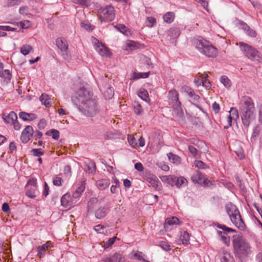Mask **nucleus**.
Wrapping results in <instances>:
<instances>
[{"mask_svg":"<svg viewBox=\"0 0 262 262\" xmlns=\"http://www.w3.org/2000/svg\"><path fill=\"white\" fill-rule=\"evenodd\" d=\"M117 239L116 236H114L112 238H110L108 239V241H107L105 242H104L103 247L105 249H106L112 246L115 242L116 239Z\"/></svg>","mask_w":262,"mask_h":262,"instance_id":"3c124183","label":"nucleus"},{"mask_svg":"<svg viewBox=\"0 0 262 262\" xmlns=\"http://www.w3.org/2000/svg\"><path fill=\"white\" fill-rule=\"evenodd\" d=\"M219 256L221 262H235L233 257L225 249H222L219 252Z\"/></svg>","mask_w":262,"mask_h":262,"instance_id":"2eb2a0df","label":"nucleus"},{"mask_svg":"<svg viewBox=\"0 0 262 262\" xmlns=\"http://www.w3.org/2000/svg\"><path fill=\"white\" fill-rule=\"evenodd\" d=\"M226 209L232 223L239 229L243 230L245 228V224L236 207L229 203L226 205Z\"/></svg>","mask_w":262,"mask_h":262,"instance_id":"39448f33","label":"nucleus"},{"mask_svg":"<svg viewBox=\"0 0 262 262\" xmlns=\"http://www.w3.org/2000/svg\"><path fill=\"white\" fill-rule=\"evenodd\" d=\"M167 156L169 161L175 165H179L181 162V158L176 155L170 152L167 154Z\"/></svg>","mask_w":262,"mask_h":262,"instance_id":"c756f323","label":"nucleus"},{"mask_svg":"<svg viewBox=\"0 0 262 262\" xmlns=\"http://www.w3.org/2000/svg\"><path fill=\"white\" fill-rule=\"evenodd\" d=\"M229 113V115L231 116L234 120L236 121L239 118V113L236 107H231Z\"/></svg>","mask_w":262,"mask_h":262,"instance_id":"4c0bfd02","label":"nucleus"},{"mask_svg":"<svg viewBox=\"0 0 262 262\" xmlns=\"http://www.w3.org/2000/svg\"><path fill=\"white\" fill-rule=\"evenodd\" d=\"M187 181L184 177H180L177 178L176 177V181L174 183V185L176 186L177 187L180 188L183 186L186 185Z\"/></svg>","mask_w":262,"mask_h":262,"instance_id":"7c9ffc66","label":"nucleus"},{"mask_svg":"<svg viewBox=\"0 0 262 262\" xmlns=\"http://www.w3.org/2000/svg\"><path fill=\"white\" fill-rule=\"evenodd\" d=\"M134 111L137 115H141L143 112L141 105L138 102H135L134 104Z\"/></svg>","mask_w":262,"mask_h":262,"instance_id":"de8ad7c7","label":"nucleus"},{"mask_svg":"<svg viewBox=\"0 0 262 262\" xmlns=\"http://www.w3.org/2000/svg\"><path fill=\"white\" fill-rule=\"evenodd\" d=\"M0 77L4 78L7 82H10L12 77L10 71L8 69H4V64L1 62H0Z\"/></svg>","mask_w":262,"mask_h":262,"instance_id":"f3484780","label":"nucleus"},{"mask_svg":"<svg viewBox=\"0 0 262 262\" xmlns=\"http://www.w3.org/2000/svg\"><path fill=\"white\" fill-rule=\"evenodd\" d=\"M97 187L101 190L106 189L110 185V180L106 179H103L98 180L96 182Z\"/></svg>","mask_w":262,"mask_h":262,"instance_id":"5701e85b","label":"nucleus"},{"mask_svg":"<svg viewBox=\"0 0 262 262\" xmlns=\"http://www.w3.org/2000/svg\"><path fill=\"white\" fill-rule=\"evenodd\" d=\"M33 133V129L32 127L30 125L27 126L21 133L20 137L21 141L24 143H27L30 140Z\"/></svg>","mask_w":262,"mask_h":262,"instance_id":"ddd939ff","label":"nucleus"},{"mask_svg":"<svg viewBox=\"0 0 262 262\" xmlns=\"http://www.w3.org/2000/svg\"><path fill=\"white\" fill-rule=\"evenodd\" d=\"M239 110L242 122L246 127H248L255 118V110L253 100L249 97H245Z\"/></svg>","mask_w":262,"mask_h":262,"instance_id":"f03ea898","label":"nucleus"},{"mask_svg":"<svg viewBox=\"0 0 262 262\" xmlns=\"http://www.w3.org/2000/svg\"><path fill=\"white\" fill-rule=\"evenodd\" d=\"M85 170L89 173L94 174L96 170L95 163L94 162L90 161L85 164Z\"/></svg>","mask_w":262,"mask_h":262,"instance_id":"473e14b6","label":"nucleus"},{"mask_svg":"<svg viewBox=\"0 0 262 262\" xmlns=\"http://www.w3.org/2000/svg\"><path fill=\"white\" fill-rule=\"evenodd\" d=\"M233 119L231 117V116L228 115L227 117V124L224 126V128L225 129H227L232 125V121Z\"/></svg>","mask_w":262,"mask_h":262,"instance_id":"338daca9","label":"nucleus"},{"mask_svg":"<svg viewBox=\"0 0 262 262\" xmlns=\"http://www.w3.org/2000/svg\"><path fill=\"white\" fill-rule=\"evenodd\" d=\"M160 246L164 250L168 251L170 249V246L168 244L164 241H161L159 243Z\"/></svg>","mask_w":262,"mask_h":262,"instance_id":"680f3d73","label":"nucleus"},{"mask_svg":"<svg viewBox=\"0 0 262 262\" xmlns=\"http://www.w3.org/2000/svg\"><path fill=\"white\" fill-rule=\"evenodd\" d=\"M145 24L147 27L151 28L156 25V19L153 17H147L145 20Z\"/></svg>","mask_w":262,"mask_h":262,"instance_id":"58836bf2","label":"nucleus"},{"mask_svg":"<svg viewBox=\"0 0 262 262\" xmlns=\"http://www.w3.org/2000/svg\"><path fill=\"white\" fill-rule=\"evenodd\" d=\"M178 92L175 90H170L168 93V101L173 109V115L177 118H183L184 113L181 106V102L179 100Z\"/></svg>","mask_w":262,"mask_h":262,"instance_id":"423d86ee","label":"nucleus"},{"mask_svg":"<svg viewBox=\"0 0 262 262\" xmlns=\"http://www.w3.org/2000/svg\"><path fill=\"white\" fill-rule=\"evenodd\" d=\"M164 21L167 23H171L173 21L174 18V14L173 12H168L166 13L163 17Z\"/></svg>","mask_w":262,"mask_h":262,"instance_id":"f704fd0d","label":"nucleus"},{"mask_svg":"<svg viewBox=\"0 0 262 262\" xmlns=\"http://www.w3.org/2000/svg\"><path fill=\"white\" fill-rule=\"evenodd\" d=\"M215 226L223 230V232L217 231L218 234L221 237V239L223 242L226 245L229 246L230 244V237L229 236L227 235V233L230 232H235V230L227 227L224 225H221L218 223L215 224Z\"/></svg>","mask_w":262,"mask_h":262,"instance_id":"1a4fd4ad","label":"nucleus"},{"mask_svg":"<svg viewBox=\"0 0 262 262\" xmlns=\"http://www.w3.org/2000/svg\"><path fill=\"white\" fill-rule=\"evenodd\" d=\"M76 203V200L72 199L68 193L64 194L61 198V204L64 207H70Z\"/></svg>","mask_w":262,"mask_h":262,"instance_id":"4468645a","label":"nucleus"},{"mask_svg":"<svg viewBox=\"0 0 262 262\" xmlns=\"http://www.w3.org/2000/svg\"><path fill=\"white\" fill-rule=\"evenodd\" d=\"M36 184H37L36 179L34 178H32L28 180L27 185V187H28L29 186H33L34 188H35Z\"/></svg>","mask_w":262,"mask_h":262,"instance_id":"e2e57ef3","label":"nucleus"},{"mask_svg":"<svg viewBox=\"0 0 262 262\" xmlns=\"http://www.w3.org/2000/svg\"><path fill=\"white\" fill-rule=\"evenodd\" d=\"M179 224V220L176 217H172L170 218H168L166 220L165 223L164 225V228L165 230H168L170 229L169 228V226H173L174 225H178Z\"/></svg>","mask_w":262,"mask_h":262,"instance_id":"b1692460","label":"nucleus"},{"mask_svg":"<svg viewBox=\"0 0 262 262\" xmlns=\"http://www.w3.org/2000/svg\"><path fill=\"white\" fill-rule=\"evenodd\" d=\"M39 100L41 103L46 107H50L51 105L50 98L49 96L46 94H42L39 97Z\"/></svg>","mask_w":262,"mask_h":262,"instance_id":"cd10ccee","label":"nucleus"},{"mask_svg":"<svg viewBox=\"0 0 262 262\" xmlns=\"http://www.w3.org/2000/svg\"><path fill=\"white\" fill-rule=\"evenodd\" d=\"M236 45H239L240 49L242 53L248 58L254 60L261 58V54L254 47L243 42L236 43Z\"/></svg>","mask_w":262,"mask_h":262,"instance_id":"0eeeda50","label":"nucleus"},{"mask_svg":"<svg viewBox=\"0 0 262 262\" xmlns=\"http://www.w3.org/2000/svg\"><path fill=\"white\" fill-rule=\"evenodd\" d=\"M47 124L46 121L44 119H42L40 120L38 124V128L40 129H42L45 128Z\"/></svg>","mask_w":262,"mask_h":262,"instance_id":"774afa93","label":"nucleus"},{"mask_svg":"<svg viewBox=\"0 0 262 262\" xmlns=\"http://www.w3.org/2000/svg\"><path fill=\"white\" fill-rule=\"evenodd\" d=\"M23 0H7V6L8 7H12L19 5Z\"/></svg>","mask_w":262,"mask_h":262,"instance_id":"13d9d810","label":"nucleus"},{"mask_svg":"<svg viewBox=\"0 0 262 262\" xmlns=\"http://www.w3.org/2000/svg\"><path fill=\"white\" fill-rule=\"evenodd\" d=\"M53 182L55 186H60L62 184L63 180L61 177L56 176L54 178Z\"/></svg>","mask_w":262,"mask_h":262,"instance_id":"6e6d98bb","label":"nucleus"},{"mask_svg":"<svg viewBox=\"0 0 262 262\" xmlns=\"http://www.w3.org/2000/svg\"><path fill=\"white\" fill-rule=\"evenodd\" d=\"M56 44L57 47L62 52H66L68 49V45L64 38H58L56 40Z\"/></svg>","mask_w":262,"mask_h":262,"instance_id":"6ab92c4d","label":"nucleus"},{"mask_svg":"<svg viewBox=\"0 0 262 262\" xmlns=\"http://www.w3.org/2000/svg\"><path fill=\"white\" fill-rule=\"evenodd\" d=\"M74 89L77 95L74 101L79 111L87 117L96 115L99 112V108L88 84L80 82L74 84Z\"/></svg>","mask_w":262,"mask_h":262,"instance_id":"f257e3e1","label":"nucleus"},{"mask_svg":"<svg viewBox=\"0 0 262 262\" xmlns=\"http://www.w3.org/2000/svg\"><path fill=\"white\" fill-rule=\"evenodd\" d=\"M86 180L83 179L81 183V184L80 186L77 188V189L75 190L77 192H79V194H81L84 191L85 188V182Z\"/></svg>","mask_w":262,"mask_h":262,"instance_id":"4d7b16f0","label":"nucleus"},{"mask_svg":"<svg viewBox=\"0 0 262 262\" xmlns=\"http://www.w3.org/2000/svg\"><path fill=\"white\" fill-rule=\"evenodd\" d=\"M127 139L129 145L132 147L136 148L138 146L137 142L134 136H133L132 135H128Z\"/></svg>","mask_w":262,"mask_h":262,"instance_id":"c03bdc74","label":"nucleus"},{"mask_svg":"<svg viewBox=\"0 0 262 262\" xmlns=\"http://www.w3.org/2000/svg\"><path fill=\"white\" fill-rule=\"evenodd\" d=\"M194 165L196 167L200 169H205L208 168L204 162L200 160L195 161Z\"/></svg>","mask_w":262,"mask_h":262,"instance_id":"864d4df0","label":"nucleus"},{"mask_svg":"<svg viewBox=\"0 0 262 262\" xmlns=\"http://www.w3.org/2000/svg\"><path fill=\"white\" fill-rule=\"evenodd\" d=\"M32 154L36 157H39L43 155V152L41 151V149H33L31 150Z\"/></svg>","mask_w":262,"mask_h":262,"instance_id":"0e129e2a","label":"nucleus"},{"mask_svg":"<svg viewBox=\"0 0 262 262\" xmlns=\"http://www.w3.org/2000/svg\"><path fill=\"white\" fill-rule=\"evenodd\" d=\"M72 1L75 4L84 5L88 7L91 3L90 0H72Z\"/></svg>","mask_w":262,"mask_h":262,"instance_id":"5fc2aeb1","label":"nucleus"},{"mask_svg":"<svg viewBox=\"0 0 262 262\" xmlns=\"http://www.w3.org/2000/svg\"><path fill=\"white\" fill-rule=\"evenodd\" d=\"M205 75L204 77H202V84L206 89H209L211 88V83L207 79L208 75L206 74H205Z\"/></svg>","mask_w":262,"mask_h":262,"instance_id":"49530a36","label":"nucleus"},{"mask_svg":"<svg viewBox=\"0 0 262 262\" xmlns=\"http://www.w3.org/2000/svg\"><path fill=\"white\" fill-rule=\"evenodd\" d=\"M102 261L103 262H125V257L122 254L115 253L104 256Z\"/></svg>","mask_w":262,"mask_h":262,"instance_id":"9b49d317","label":"nucleus"},{"mask_svg":"<svg viewBox=\"0 0 262 262\" xmlns=\"http://www.w3.org/2000/svg\"><path fill=\"white\" fill-rule=\"evenodd\" d=\"M138 96L145 101H147L148 98V94L145 89L141 90L138 93Z\"/></svg>","mask_w":262,"mask_h":262,"instance_id":"79ce46f5","label":"nucleus"},{"mask_svg":"<svg viewBox=\"0 0 262 262\" xmlns=\"http://www.w3.org/2000/svg\"><path fill=\"white\" fill-rule=\"evenodd\" d=\"M160 179L163 183L168 184L171 186H174V183L176 181V177L171 175L163 176L160 177Z\"/></svg>","mask_w":262,"mask_h":262,"instance_id":"a878e982","label":"nucleus"},{"mask_svg":"<svg viewBox=\"0 0 262 262\" xmlns=\"http://www.w3.org/2000/svg\"><path fill=\"white\" fill-rule=\"evenodd\" d=\"M81 26L87 31H92L94 29V27L87 21L81 22Z\"/></svg>","mask_w":262,"mask_h":262,"instance_id":"8fccbe9b","label":"nucleus"},{"mask_svg":"<svg viewBox=\"0 0 262 262\" xmlns=\"http://www.w3.org/2000/svg\"><path fill=\"white\" fill-rule=\"evenodd\" d=\"M17 26L19 27L22 29H27L31 26V23L28 20H25L17 23Z\"/></svg>","mask_w":262,"mask_h":262,"instance_id":"a18cd8bd","label":"nucleus"},{"mask_svg":"<svg viewBox=\"0 0 262 262\" xmlns=\"http://www.w3.org/2000/svg\"><path fill=\"white\" fill-rule=\"evenodd\" d=\"M115 28L125 35H127L129 33L127 28L123 24H118L115 26Z\"/></svg>","mask_w":262,"mask_h":262,"instance_id":"ea45409f","label":"nucleus"},{"mask_svg":"<svg viewBox=\"0 0 262 262\" xmlns=\"http://www.w3.org/2000/svg\"><path fill=\"white\" fill-rule=\"evenodd\" d=\"M0 30L6 31H15L16 30V29L8 26H0Z\"/></svg>","mask_w":262,"mask_h":262,"instance_id":"69168bd1","label":"nucleus"},{"mask_svg":"<svg viewBox=\"0 0 262 262\" xmlns=\"http://www.w3.org/2000/svg\"><path fill=\"white\" fill-rule=\"evenodd\" d=\"M195 49L201 53L208 57H215L217 54L216 49L207 40L198 37L193 41Z\"/></svg>","mask_w":262,"mask_h":262,"instance_id":"7ed1b4c3","label":"nucleus"},{"mask_svg":"<svg viewBox=\"0 0 262 262\" xmlns=\"http://www.w3.org/2000/svg\"><path fill=\"white\" fill-rule=\"evenodd\" d=\"M94 229L98 233L104 234L106 232L105 227L101 225H98L94 226Z\"/></svg>","mask_w":262,"mask_h":262,"instance_id":"09e8293b","label":"nucleus"},{"mask_svg":"<svg viewBox=\"0 0 262 262\" xmlns=\"http://www.w3.org/2000/svg\"><path fill=\"white\" fill-rule=\"evenodd\" d=\"M168 35L171 39H174L178 37L180 34V30L176 28H170L168 31Z\"/></svg>","mask_w":262,"mask_h":262,"instance_id":"2f4dec72","label":"nucleus"},{"mask_svg":"<svg viewBox=\"0 0 262 262\" xmlns=\"http://www.w3.org/2000/svg\"><path fill=\"white\" fill-rule=\"evenodd\" d=\"M50 135H52V137L54 139H55V140L58 139V138L59 137V132L58 130L54 129H52L50 131Z\"/></svg>","mask_w":262,"mask_h":262,"instance_id":"bf43d9fd","label":"nucleus"},{"mask_svg":"<svg viewBox=\"0 0 262 262\" xmlns=\"http://www.w3.org/2000/svg\"><path fill=\"white\" fill-rule=\"evenodd\" d=\"M52 246V244L50 241L47 242L41 246H39L37 248V255L39 257H42L45 254L46 250L49 249Z\"/></svg>","mask_w":262,"mask_h":262,"instance_id":"aec40b11","label":"nucleus"},{"mask_svg":"<svg viewBox=\"0 0 262 262\" xmlns=\"http://www.w3.org/2000/svg\"><path fill=\"white\" fill-rule=\"evenodd\" d=\"M93 44L96 51L102 56L108 57L111 53L107 48L95 38H93Z\"/></svg>","mask_w":262,"mask_h":262,"instance_id":"9d476101","label":"nucleus"},{"mask_svg":"<svg viewBox=\"0 0 262 262\" xmlns=\"http://www.w3.org/2000/svg\"><path fill=\"white\" fill-rule=\"evenodd\" d=\"M191 179L194 183L203 184L205 186H209V183H210V182L207 179H205L202 174L199 171L193 174Z\"/></svg>","mask_w":262,"mask_h":262,"instance_id":"f8f14e48","label":"nucleus"},{"mask_svg":"<svg viewBox=\"0 0 262 262\" xmlns=\"http://www.w3.org/2000/svg\"><path fill=\"white\" fill-rule=\"evenodd\" d=\"M26 194L27 196L34 199L37 195V191L35 188H28Z\"/></svg>","mask_w":262,"mask_h":262,"instance_id":"e433bc0d","label":"nucleus"},{"mask_svg":"<svg viewBox=\"0 0 262 262\" xmlns=\"http://www.w3.org/2000/svg\"><path fill=\"white\" fill-rule=\"evenodd\" d=\"M190 236L187 231H182L180 233L179 241L184 245H188L189 243Z\"/></svg>","mask_w":262,"mask_h":262,"instance_id":"bb28decb","label":"nucleus"},{"mask_svg":"<svg viewBox=\"0 0 262 262\" xmlns=\"http://www.w3.org/2000/svg\"><path fill=\"white\" fill-rule=\"evenodd\" d=\"M256 107L258 111V121L262 124V104L257 103Z\"/></svg>","mask_w":262,"mask_h":262,"instance_id":"603ef678","label":"nucleus"},{"mask_svg":"<svg viewBox=\"0 0 262 262\" xmlns=\"http://www.w3.org/2000/svg\"><path fill=\"white\" fill-rule=\"evenodd\" d=\"M145 180L150 184V186L155 189H160L161 183L154 175L149 174L148 176L146 177Z\"/></svg>","mask_w":262,"mask_h":262,"instance_id":"dca6fc26","label":"nucleus"},{"mask_svg":"<svg viewBox=\"0 0 262 262\" xmlns=\"http://www.w3.org/2000/svg\"><path fill=\"white\" fill-rule=\"evenodd\" d=\"M32 51L33 48L29 45H24L20 48V53L25 56L28 55Z\"/></svg>","mask_w":262,"mask_h":262,"instance_id":"72a5a7b5","label":"nucleus"},{"mask_svg":"<svg viewBox=\"0 0 262 262\" xmlns=\"http://www.w3.org/2000/svg\"><path fill=\"white\" fill-rule=\"evenodd\" d=\"M138 47V44L137 42L128 40L126 43V50H133L136 49Z\"/></svg>","mask_w":262,"mask_h":262,"instance_id":"a19ab883","label":"nucleus"},{"mask_svg":"<svg viewBox=\"0 0 262 262\" xmlns=\"http://www.w3.org/2000/svg\"><path fill=\"white\" fill-rule=\"evenodd\" d=\"M243 29L246 32V34L252 37H255L256 36V33L255 30L251 29L249 26L247 25H244L243 26Z\"/></svg>","mask_w":262,"mask_h":262,"instance_id":"c9c22d12","label":"nucleus"},{"mask_svg":"<svg viewBox=\"0 0 262 262\" xmlns=\"http://www.w3.org/2000/svg\"><path fill=\"white\" fill-rule=\"evenodd\" d=\"M2 118L6 123L11 124L17 119L16 114L13 111L11 112L7 115L4 114Z\"/></svg>","mask_w":262,"mask_h":262,"instance_id":"412c9836","label":"nucleus"},{"mask_svg":"<svg viewBox=\"0 0 262 262\" xmlns=\"http://www.w3.org/2000/svg\"><path fill=\"white\" fill-rule=\"evenodd\" d=\"M185 91L186 93L188 94L189 97L191 98V100L192 101V103L198 107H199L200 109L201 108L199 107V106L197 104H195V102H198L199 101V100L200 99V97L199 95L196 94L193 90L190 88H186L185 89Z\"/></svg>","mask_w":262,"mask_h":262,"instance_id":"a211bd4d","label":"nucleus"},{"mask_svg":"<svg viewBox=\"0 0 262 262\" xmlns=\"http://www.w3.org/2000/svg\"><path fill=\"white\" fill-rule=\"evenodd\" d=\"M107 208L105 207L99 208L95 211V216L98 219L104 217L107 214Z\"/></svg>","mask_w":262,"mask_h":262,"instance_id":"c85d7f7f","label":"nucleus"},{"mask_svg":"<svg viewBox=\"0 0 262 262\" xmlns=\"http://www.w3.org/2000/svg\"><path fill=\"white\" fill-rule=\"evenodd\" d=\"M189 150L195 158H199V155L198 154V150L193 146H189Z\"/></svg>","mask_w":262,"mask_h":262,"instance_id":"052dcab7","label":"nucleus"},{"mask_svg":"<svg viewBox=\"0 0 262 262\" xmlns=\"http://www.w3.org/2000/svg\"><path fill=\"white\" fill-rule=\"evenodd\" d=\"M220 81L226 88H229L230 87V80L226 76H222L221 77Z\"/></svg>","mask_w":262,"mask_h":262,"instance_id":"37998d69","label":"nucleus"},{"mask_svg":"<svg viewBox=\"0 0 262 262\" xmlns=\"http://www.w3.org/2000/svg\"><path fill=\"white\" fill-rule=\"evenodd\" d=\"M128 257L130 259H138L146 261L145 259V255L142 252L139 251H133L128 255Z\"/></svg>","mask_w":262,"mask_h":262,"instance_id":"4be33fe9","label":"nucleus"},{"mask_svg":"<svg viewBox=\"0 0 262 262\" xmlns=\"http://www.w3.org/2000/svg\"><path fill=\"white\" fill-rule=\"evenodd\" d=\"M114 8L112 6L100 8L98 11L101 23L112 21L114 19Z\"/></svg>","mask_w":262,"mask_h":262,"instance_id":"6e6552de","label":"nucleus"},{"mask_svg":"<svg viewBox=\"0 0 262 262\" xmlns=\"http://www.w3.org/2000/svg\"><path fill=\"white\" fill-rule=\"evenodd\" d=\"M233 245L235 252L239 258L247 256L251 253V247L249 244L242 236H234Z\"/></svg>","mask_w":262,"mask_h":262,"instance_id":"20e7f679","label":"nucleus"},{"mask_svg":"<svg viewBox=\"0 0 262 262\" xmlns=\"http://www.w3.org/2000/svg\"><path fill=\"white\" fill-rule=\"evenodd\" d=\"M20 118L24 121H32L36 118V115L33 113H27L24 112H20L19 114Z\"/></svg>","mask_w":262,"mask_h":262,"instance_id":"393cba45","label":"nucleus"}]
</instances>
